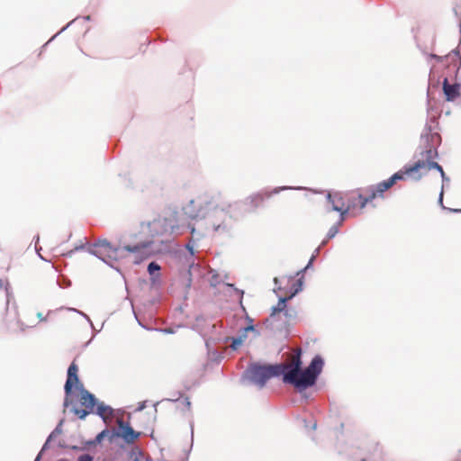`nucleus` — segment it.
<instances>
[{
	"mask_svg": "<svg viewBox=\"0 0 461 461\" xmlns=\"http://www.w3.org/2000/svg\"><path fill=\"white\" fill-rule=\"evenodd\" d=\"M301 353V349L297 348L290 356V362L286 364H251L246 370V375L250 382L262 388L270 378L283 375L285 383L294 385L297 391L302 392L315 384L322 370L323 360L320 356H316L309 366L302 370Z\"/></svg>",
	"mask_w": 461,
	"mask_h": 461,
	"instance_id": "1",
	"label": "nucleus"
},
{
	"mask_svg": "<svg viewBox=\"0 0 461 461\" xmlns=\"http://www.w3.org/2000/svg\"><path fill=\"white\" fill-rule=\"evenodd\" d=\"M422 140L431 144L420 153V158L413 164L409 165V170L411 174V179L420 180L422 176L431 169H437L443 180L447 179L443 167L435 161L438 158L437 146L440 142V136L438 133H427L422 136Z\"/></svg>",
	"mask_w": 461,
	"mask_h": 461,
	"instance_id": "2",
	"label": "nucleus"
},
{
	"mask_svg": "<svg viewBox=\"0 0 461 461\" xmlns=\"http://www.w3.org/2000/svg\"><path fill=\"white\" fill-rule=\"evenodd\" d=\"M409 168V165H405L388 179L366 188L365 192L368 194L371 202L376 198H384V192L393 186L397 181H405L408 178H411V174Z\"/></svg>",
	"mask_w": 461,
	"mask_h": 461,
	"instance_id": "3",
	"label": "nucleus"
},
{
	"mask_svg": "<svg viewBox=\"0 0 461 461\" xmlns=\"http://www.w3.org/2000/svg\"><path fill=\"white\" fill-rule=\"evenodd\" d=\"M78 400L71 408V411L79 419H85L88 414L94 412L96 405V399L94 394L85 389L83 384L78 386Z\"/></svg>",
	"mask_w": 461,
	"mask_h": 461,
	"instance_id": "4",
	"label": "nucleus"
},
{
	"mask_svg": "<svg viewBox=\"0 0 461 461\" xmlns=\"http://www.w3.org/2000/svg\"><path fill=\"white\" fill-rule=\"evenodd\" d=\"M347 197V212H351L354 215L360 214L366 205L371 202L365 190L359 189L351 191L346 194Z\"/></svg>",
	"mask_w": 461,
	"mask_h": 461,
	"instance_id": "5",
	"label": "nucleus"
},
{
	"mask_svg": "<svg viewBox=\"0 0 461 461\" xmlns=\"http://www.w3.org/2000/svg\"><path fill=\"white\" fill-rule=\"evenodd\" d=\"M153 243V241H146L134 246L127 245L124 246L122 249L133 254L134 262L138 264L149 258V257L156 253V251L151 248ZM161 251V249L157 250V252Z\"/></svg>",
	"mask_w": 461,
	"mask_h": 461,
	"instance_id": "6",
	"label": "nucleus"
},
{
	"mask_svg": "<svg viewBox=\"0 0 461 461\" xmlns=\"http://www.w3.org/2000/svg\"><path fill=\"white\" fill-rule=\"evenodd\" d=\"M120 249L113 247L106 240H100L93 245L92 252L103 260L118 258Z\"/></svg>",
	"mask_w": 461,
	"mask_h": 461,
	"instance_id": "7",
	"label": "nucleus"
},
{
	"mask_svg": "<svg viewBox=\"0 0 461 461\" xmlns=\"http://www.w3.org/2000/svg\"><path fill=\"white\" fill-rule=\"evenodd\" d=\"M77 372H78L77 365L75 362H72L68 369V377H67V381H66L65 387H64L65 393H66V399L64 402V405L66 407H68L69 404L68 396L72 393V388L75 387L76 389L78 390V386H80V384H82L79 381Z\"/></svg>",
	"mask_w": 461,
	"mask_h": 461,
	"instance_id": "8",
	"label": "nucleus"
},
{
	"mask_svg": "<svg viewBox=\"0 0 461 461\" xmlns=\"http://www.w3.org/2000/svg\"><path fill=\"white\" fill-rule=\"evenodd\" d=\"M298 287L294 289V291L289 295L283 298H280L276 306L273 307L271 316H274L277 313L284 312L285 316L287 318H292L295 315L294 310H288L286 309V303L290 299H292L293 296H294L299 290H301L302 282L301 280L297 281Z\"/></svg>",
	"mask_w": 461,
	"mask_h": 461,
	"instance_id": "9",
	"label": "nucleus"
},
{
	"mask_svg": "<svg viewBox=\"0 0 461 461\" xmlns=\"http://www.w3.org/2000/svg\"><path fill=\"white\" fill-rule=\"evenodd\" d=\"M328 201L331 204V210L341 213L339 221H343V215L347 213V197L340 193L328 194Z\"/></svg>",
	"mask_w": 461,
	"mask_h": 461,
	"instance_id": "10",
	"label": "nucleus"
},
{
	"mask_svg": "<svg viewBox=\"0 0 461 461\" xmlns=\"http://www.w3.org/2000/svg\"><path fill=\"white\" fill-rule=\"evenodd\" d=\"M443 92L446 101L455 102L461 96V86L458 83L450 84L447 77L443 80Z\"/></svg>",
	"mask_w": 461,
	"mask_h": 461,
	"instance_id": "11",
	"label": "nucleus"
},
{
	"mask_svg": "<svg viewBox=\"0 0 461 461\" xmlns=\"http://www.w3.org/2000/svg\"><path fill=\"white\" fill-rule=\"evenodd\" d=\"M117 422L119 426V437L122 438L127 443H132L138 438L140 433L135 432L129 423H125L122 419H119Z\"/></svg>",
	"mask_w": 461,
	"mask_h": 461,
	"instance_id": "12",
	"label": "nucleus"
},
{
	"mask_svg": "<svg viewBox=\"0 0 461 461\" xmlns=\"http://www.w3.org/2000/svg\"><path fill=\"white\" fill-rule=\"evenodd\" d=\"M269 197V194L258 193L249 196L244 202V211L250 212L264 203L266 198Z\"/></svg>",
	"mask_w": 461,
	"mask_h": 461,
	"instance_id": "13",
	"label": "nucleus"
},
{
	"mask_svg": "<svg viewBox=\"0 0 461 461\" xmlns=\"http://www.w3.org/2000/svg\"><path fill=\"white\" fill-rule=\"evenodd\" d=\"M148 227L152 232V237L157 235H163L167 232L168 229L173 230V225L170 223L168 219H158L152 222L148 223Z\"/></svg>",
	"mask_w": 461,
	"mask_h": 461,
	"instance_id": "14",
	"label": "nucleus"
},
{
	"mask_svg": "<svg viewBox=\"0 0 461 461\" xmlns=\"http://www.w3.org/2000/svg\"><path fill=\"white\" fill-rule=\"evenodd\" d=\"M96 413L104 420V422L110 421L113 417V410L105 405L104 402H96Z\"/></svg>",
	"mask_w": 461,
	"mask_h": 461,
	"instance_id": "15",
	"label": "nucleus"
},
{
	"mask_svg": "<svg viewBox=\"0 0 461 461\" xmlns=\"http://www.w3.org/2000/svg\"><path fill=\"white\" fill-rule=\"evenodd\" d=\"M251 330H254V327L252 325L244 328V334L242 336L233 339L232 347L234 348H236L238 346L241 345L244 339L246 338V332L251 331Z\"/></svg>",
	"mask_w": 461,
	"mask_h": 461,
	"instance_id": "16",
	"label": "nucleus"
},
{
	"mask_svg": "<svg viewBox=\"0 0 461 461\" xmlns=\"http://www.w3.org/2000/svg\"><path fill=\"white\" fill-rule=\"evenodd\" d=\"M160 270V266L155 262H151L148 266V272L149 275H154L155 272H158Z\"/></svg>",
	"mask_w": 461,
	"mask_h": 461,
	"instance_id": "17",
	"label": "nucleus"
},
{
	"mask_svg": "<svg viewBox=\"0 0 461 461\" xmlns=\"http://www.w3.org/2000/svg\"><path fill=\"white\" fill-rule=\"evenodd\" d=\"M338 233V226L337 225H334L332 226L329 232H328V239H332L333 237H335V235Z\"/></svg>",
	"mask_w": 461,
	"mask_h": 461,
	"instance_id": "18",
	"label": "nucleus"
},
{
	"mask_svg": "<svg viewBox=\"0 0 461 461\" xmlns=\"http://www.w3.org/2000/svg\"><path fill=\"white\" fill-rule=\"evenodd\" d=\"M78 461H93V457L88 454H85V455H81L78 457Z\"/></svg>",
	"mask_w": 461,
	"mask_h": 461,
	"instance_id": "19",
	"label": "nucleus"
},
{
	"mask_svg": "<svg viewBox=\"0 0 461 461\" xmlns=\"http://www.w3.org/2000/svg\"><path fill=\"white\" fill-rule=\"evenodd\" d=\"M104 433H105V431H104H104H102L101 433H99V434L97 435V437H96V439H97L98 441H100V440H101V438L104 437Z\"/></svg>",
	"mask_w": 461,
	"mask_h": 461,
	"instance_id": "20",
	"label": "nucleus"
},
{
	"mask_svg": "<svg viewBox=\"0 0 461 461\" xmlns=\"http://www.w3.org/2000/svg\"><path fill=\"white\" fill-rule=\"evenodd\" d=\"M38 318L40 319V321H46V318L42 316V313L41 312H39L37 314Z\"/></svg>",
	"mask_w": 461,
	"mask_h": 461,
	"instance_id": "21",
	"label": "nucleus"
},
{
	"mask_svg": "<svg viewBox=\"0 0 461 461\" xmlns=\"http://www.w3.org/2000/svg\"><path fill=\"white\" fill-rule=\"evenodd\" d=\"M442 199H443V190L441 191L440 195H439V202L440 203H442Z\"/></svg>",
	"mask_w": 461,
	"mask_h": 461,
	"instance_id": "22",
	"label": "nucleus"
},
{
	"mask_svg": "<svg viewBox=\"0 0 461 461\" xmlns=\"http://www.w3.org/2000/svg\"><path fill=\"white\" fill-rule=\"evenodd\" d=\"M78 249H83V245H81L80 247H76L75 250H77Z\"/></svg>",
	"mask_w": 461,
	"mask_h": 461,
	"instance_id": "23",
	"label": "nucleus"
},
{
	"mask_svg": "<svg viewBox=\"0 0 461 461\" xmlns=\"http://www.w3.org/2000/svg\"><path fill=\"white\" fill-rule=\"evenodd\" d=\"M187 248L191 250V254H194L192 248H190L189 246H187Z\"/></svg>",
	"mask_w": 461,
	"mask_h": 461,
	"instance_id": "24",
	"label": "nucleus"
},
{
	"mask_svg": "<svg viewBox=\"0 0 461 461\" xmlns=\"http://www.w3.org/2000/svg\"><path fill=\"white\" fill-rule=\"evenodd\" d=\"M168 240H167L166 241L165 240H162V245H165V243Z\"/></svg>",
	"mask_w": 461,
	"mask_h": 461,
	"instance_id": "25",
	"label": "nucleus"
},
{
	"mask_svg": "<svg viewBox=\"0 0 461 461\" xmlns=\"http://www.w3.org/2000/svg\"><path fill=\"white\" fill-rule=\"evenodd\" d=\"M3 284H2V281L0 280V287H2Z\"/></svg>",
	"mask_w": 461,
	"mask_h": 461,
	"instance_id": "26",
	"label": "nucleus"
}]
</instances>
